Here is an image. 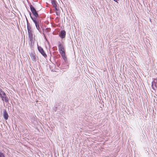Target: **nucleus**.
I'll return each instance as SVG.
<instances>
[{"label":"nucleus","instance_id":"1","mask_svg":"<svg viewBox=\"0 0 157 157\" xmlns=\"http://www.w3.org/2000/svg\"><path fill=\"white\" fill-rule=\"evenodd\" d=\"M30 15L31 19L35 23L36 29L38 30L39 32L41 33V26L40 24V22L39 20L37 18H33V17L31 15L30 12Z\"/></svg>","mask_w":157,"mask_h":157},{"label":"nucleus","instance_id":"8","mask_svg":"<svg viewBox=\"0 0 157 157\" xmlns=\"http://www.w3.org/2000/svg\"><path fill=\"white\" fill-rule=\"evenodd\" d=\"M151 86L152 89L154 90H156L157 89L156 84L155 83V81L152 82Z\"/></svg>","mask_w":157,"mask_h":157},{"label":"nucleus","instance_id":"10","mask_svg":"<svg viewBox=\"0 0 157 157\" xmlns=\"http://www.w3.org/2000/svg\"><path fill=\"white\" fill-rule=\"evenodd\" d=\"M52 3L54 7H57V6L55 1L54 0H52Z\"/></svg>","mask_w":157,"mask_h":157},{"label":"nucleus","instance_id":"9","mask_svg":"<svg viewBox=\"0 0 157 157\" xmlns=\"http://www.w3.org/2000/svg\"><path fill=\"white\" fill-rule=\"evenodd\" d=\"M30 56L31 57V58H32V60L33 61H36V58L35 57V56L34 55L33 53H31L30 55Z\"/></svg>","mask_w":157,"mask_h":157},{"label":"nucleus","instance_id":"11","mask_svg":"<svg viewBox=\"0 0 157 157\" xmlns=\"http://www.w3.org/2000/svg\"><path fill=\"white\" fill-rule=\"evenodd\" d=\"M26 20L27 22V30L31 29V28L30 25V24L29 23L28 20L27 18H26Z\"/></svg>","mask_w":157,"mask_h":157},{"label":"nucleus","instance_id":"20","mask_svg":"<svg viewBox=\"0 0 157 157\" xmlns=\"http://www.w3.org/2000/svg\"><path fill=\"white\" fill-rule=\"evenodd\" d=\"M55 9V10L56 11L58 10V9L57 8V7H54Z\"/></svg>","mask_w":157,"mask_h":157},{"label":"nucleus","instance_id":"19","mask_svg":"<svg viewBox=\"0 0 157 157\" xmlns=\"http://www.w3.org/2000/svg\"><path fill=\"white\" fill-rule=\"evenodd\" d=\"M155 81V83H156L157 82V80L156 79H155L153 82Z\"/></svg>","mask_w":157,"mask_h":157},{"label":"nucleus","instance_id":"2","mask_svg":"<svg viewBox=\"0 0 157 157\" xmlns=\"http://www.w3.org/2000/svg\"><path fill=\"white\" fill-rule=\"evenodd\" d=\"M0 97L2 98V101H5L6 102H8V98L7 97V96L5 93L2 90L0 89Z\"/></svg>","mask_w":157,"mask_h":157},{"label":"nucleus","instance_id":"18","mask_svg":"<svg viewBox=\"0 0 157 157\" xmlns=\"http://www.w3.org/2000/svg\"><path fill=\"white\" fill-rule=\"evenodd\" d=\"M56 109L57 108L56 107H53V109L55 111H56Z\"/></svg>","mask_w":157,"mask_h":157},{"label":"nucleus","instance_id":"7","mask_svg":"<svg viewBox=\"0 0 157 157\" xmlns=\"http://www.w3.org/2000/svg\"><path fill=\"white\" fill-rule=\"evenodd\" d=\"M59 44L58 48L59 52L64 51L63 47L62 44L60 42H59Z\"/></svg>","mask_w":157,"mask_h":157},{"label":"nucleus","instance_id":"12","mask_svg":"<svg viewBox=\"0 0 157 157\" xmlns=\"http://www.w3.org/2000/svg\"><path fill=\"white\" fill-rule=\"evenodd\" d=\"M60 54L62 56H65V52L64 51H61L59 52Z\"/></svg>","mask_w":157,"mask_h":157},{"label":"nucleus","instance_id":"4","mask_svg":"<svg viewBox=\"0 0 157 157\" xmlns=\"http://www.w3.org/2000/svg\"><path fill=\"white\" fill-rule=\"evenodd\" d=\"M37 48L39 51L42 55V56H43L45 58L47 57V56L45 53L43 48L39 46H38Z\"/></svg>","mask_w":157,"mask_h":157},{"label":"nucleus","instance_id":"16","mask_svg":"<svg viewBox=\"0 0 157 157\" xmlns=\"http://www.w3.org/2000/svg\"><path fill=\"white\" fill-rule=\"evenodd\" d=\"M28 30V34H29L30 33H32V32L31 29L28 30Z\"/></svg>","mask_w":157,"mask_h":157},{"label":"nucleus","instance_id":"13","mask_svg":"<svg viewBox=\"0 0 157 157\" xmlns=\"http://www.w3.org/2000/svg\"><path fill=\"white\" fill-rule=\"evenodd\" d=\"M29 40L31 42V43L32 42V41H33V36L31 37H29Z\"/></svg>","mask_w":157,"mask_h":157},{"label":"nucleus","instance_id":"17","mask_svg":"<svg viewBox=\"0 0 157 157\" xmlns=\"http://www.w3.org/2000/svg\"><path fill=\"white\" fill-rule=\"evenodd\" d=\"M63 58V59L65 61H66V60H67L66 57L65 56H62Z\"/></svg>","mask_w":157,"mask_h":157},{"label":"nucleus","instance_id":"6","mask_svg":"<svg viewBox=\"0 0 157 157\" xmlns=\"http://www.w3.org/2000/svg\"><path fill=\"white\" fill-rule=\"evenodd\" d=\"M3 116L5 120H7L8 119L9 116L8 113L6 110H4L3 111Z\"/></svg>","mask_w":157,"mask_h":157},{"label":"nucleus","instance_id":"15","mask_svg":"<svg viewBox=\"0 0 157 157\" xmlns=\"http://www.w3.org/2000/svg\"><path fill=\"white\" fill-rule=\"evenodd\" d=\"M29 34V37H31L33 36V34L32 33H30L29 34Z\"/></svg>","mask_w":157,"mask_h":157},{"label":"nucleus","instance_id":"5","mask_svg":"<svg viewBox=\"0 0 157 157\" xmlns=\"http://www.w3.org/2000/svg\"><path fill=\"white\" fill-rule=\"evenodd\" d=\"M66 32L64 30H61L59 33V36L62 39L65 37Z\"/></svg>","mask_w":157,"mask_h":157},{"label":"nucleus","instance_id":"3","mask_svg":"<svg viewBox=\"0 0 157 157\" xmlns=\"http://www.w3.org/2000/svg\"><path fill=\"white\" fill-rule=\"evenodd\" d=\"M30 7L32 13L33 15L34 16V17L33 18H37L39 17V15L37 13V11L36 10L35 8L34 7L31 5H30Z\"/></svg>","mask_w":157,"mask_h":157},{"label":"nucleus","instance_id":"14","mask_svg":"<svg viewBox=\"0 0 157 157\" xmlns=\"http://www.w3.org/2000/svg\"><path fill=\"white\" fill-rule=\"evenodd\" d=\"M0 157H5L4 154L1 152H0Z\"/></svg>","mask_w":157,"mask_h":157}]
</instances>
